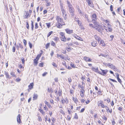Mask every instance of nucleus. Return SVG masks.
Wrapping results in <instances>:
<instances>
[{"mask_svg":"<svg viewBox=\"0 0 125 125\" xmlns=\"http://www.w3.org/2000/svg\"><path fill=\"white\" fill-rule=\"evenodd\" d=\"M98 106H101L102 108H105V106L102 101L101 100L100 102H98Z\"/></svg>","mask_w":125,"mask_h":125,"instance_id":"nucleus-11","label":"nucleus"},{"mask_svg":"<svg viewBox=\"0 0 125 125\" xmlns=\"http://www.w3.org/2000/svg\"><path fill=\"white\" fill-rule=\"evenodd\" d=\"M80 101L81 103L83 104L85 103V100L83 99H81L80 100Z\"/></svg>","mask_w":125,"mask_h":125,"instance_id":"nucleus-54","label":"nucleus"},{"mask_svg":"<svg viewBox=\"0 0 125 125\" xmlns=\"http://www.w3.org/2000/svg\"><path fill=\"white\" fill-rule=\"evenodd\" d=\"M66 33L67 34H70L73 33V30H70L69 28H67L65 29Z\"/></svg>","mask_w":125,"mask_h":125,"instance_id":"nucleus-14","label":"nucleus"},{"mask_svg":"<svg viewBox=\"0 0 125 125\" xmlns=\"http://www.w3.org/2000/svg\"><path fill=\"white\" fill-rule=\"evenodd\" d=\"M74 37L76 39H77L79 41H83V40L82 38H81L80 37H79L78 36H74Z\"/></svg>","mask_w":125,"mask_h":125,"instance_id":"nucleus-28","label":"nucleus"},{"mask_svg":"<svg viewBox=\"0 0 125 125\" xmlns=\"http://www.w3.org/2000/svg\"><path fill=\"white\" fill-rule=\"evenodd\" d=\"M74 44L76 45H80L81 44L80 43H79L77 41H74L73 42Z\"/></svg>","mask_w":125,"mask_h":125,"instance_id":"nucleus-39","label":"nucleus"},{"mask_svg":"<svg viewBox=\"0 0 125 125\" xmlns=\"http://www.w3.org/2000/svg\"><path fill=\"white\" fill-rule=\"evenodd\" d=\"M40 51L41 53L37 55L36 58L33 60L34 65L35 66L37 65L38 63V61L43 53V51L42 50H41Z\"/></svg>","mask_w":125,"mask_h":125,"instance_id":"nucleus-5","label":"nucleus"},{"mask_svg":"<svg viewBox=\"0 0 125 125\" xmlns=\"http://www.w3.org/2000/svg\"><path fill=\"white\" fill-rule=\"evenodd\" d=\"M52 65L54 67H57V65L54 62H53L52 63Z\"/></svg>","mask_w":125,"mask_h":125,"instance_id":"nucleus-63","label":"nucleus"},{"mask_svg":"<svg viewBox=\"0 0 125 125\" xmlns=\"http://www.w3.org/2000/svg\"><path fill=\"white\" fill-rule=\"evenodd\" d=\"M101 70L102 71V72L99 71L98 73L101 75L103 76L105 75L108 72V71L107 69L103 70L101 69Z\"/></svg>","mask_w":125,"mask_h":125,"instance_id":"nucleus-8","label":"nucleus"},{"mask_svg":"<svg viewBox=\"0 0 125 125\" xmlns=\"http://www.w3.org/2000/svg\"><path fill=\"white\" fill-rule=\"evenodd\" d=\"M50 45V43H47L45 46V48L47 49L49 47Z\"/></svg>","mask_w":125,"mask_h":125,"instance_id":"nucleus-55","label":"nucleus"},{"mask_svg":"<svg viewBox=\"0 0 125 125\" xmlns=\"http://www.w3.org/2000/svg\"><path fill=\"white\" fill-rule=\"evenodd\" d=\"M83 59L86 62H90L92 61V59L88 57L85 56L83 58Z\"/></svg>","mask_w":125,"mask_h":125,"instance_id":"nucleus-19","label":"nucleus"},{"mask_svg":"<svg viewBox=\"0 0 125 125\" xmlns=\"http://www.w3.org/2000/svg\"><path fill=\"white\" fill-rule=\"evenodd\" d=\"M74 118L76 119H78V115L77 113H75V114Z\"/></svg>","mask_w":125,"mask_h":125,"instance_id":"nucleus-46","label":"nucleus"},{"mask_svg":"<svg viewBox=\"0 0 125 125\" xmlns=\"http://www.w3.org/2000/svg\"><path fill=\"white\" fill-rule=\"evenodd\" d=\"M94 25H95V29L98 32L102 33L104 31V27L101 25L99 24L97 21L94 22Z\"/></svg>","mask_w":125,"mask_h":125,"instance_id":"nucleus-3","label":"nucleus"},{"mask_svg":"<svg viewBox=\"0 0 125 125\" xmlns=\"http://www.w3.org/2000/svg\"><path fill=\"white\" fill-rule=\"evenodd\" d=\"M91 69L92 70L95 72H98V67H97L96 68H95V67H93L91 68Z\"/></svg>","mask_w":125,"mask_h":125,"instance_id":"nucleus-29","label":"nucleus"},{"mask_svg":"<svg viewBox=\"0 0 125 125\" xmlns=\"http://www.w3.org/2000/svg\"><path fill=\"white\" fill-rule=\"evenodd\" d=\"M19 47L17 46V49L18 50H19V48L20 47L21 49H22L23 48V46L22 45L21 43H19Z\"/></svg>","mask_w":125,"mask_h":125,"instance_id":"nucleus-37","label":"nucleus"},{"mask_svg":"<svg viewBox=\"0 0 125 125\" xmlns=\"http://www.w3.org/2000/svg\"><path fill=\"white\" fill-rule=\"evenodd\" d=\"M92 21L94 24V25H93V24L90 23L89 24V26L93 28H94L95 29L96 27L95 25H94V22L97 21H96L94 19L92 20Z\"/></svg>","mask_w":125,"mask_h":125,"instance_id":"nucleus-16","label":"nucleus"},{"mask_svg":"<svg viewBox=\"0 0 125 125\" xmlns=\"http://www.w3.org/2000/svg\"><path fill=\"white\" fill-rule=\"evenodd\" d=\"M79 89L80 90L79 92L80 96L82 98L83 97L85 93V90H84V86H83L79 84L78 85Z\"/></svg>","mask_w":125,"mask_h":125,"instance_id":"nucleus-4","label":"nucleus"},{"mask_svg":"<svg viewBox=\"0 0 125 125\" xmlns=\"http://www.w3.org/2000/svg\"><path fill=\"white\" fill-rule=\"evenodd\" d=\"M105 108H106V111L107 113L109 112L111 114L112 112V109H109V108L106 105L105 106Z\"/></svg>","mask_w":125,"mask_h":125,"instance_id":"nucleus-18","label":"nucleus"},{"mask_svg":"<svg viewBox=\"0 0 125 125\" xmlns=\"http://www.w3.org/2000/svg\"><path fill=\"white\" fill-rule=\"evenodd\" d=\"M31 30L32 31H33V28H34V25L33 24V21H31Z\"/></svg>","mask_w":125,"mask_h":125,"instance_id":"nucleus-51","label":"nucleus"},{"mask_svg":"<svg viewBox=\"0 0 125 125\" xmlns=\"http://www.w3.org/2000/svg\"><path fill=\"white\" fill-rule=\"evenodd\" d=\"M110 99L109 98H107L106 99V101L108 103H109L110 102Z\"/></svg>","mask_w":125,"mask_h":125,"instance_id":"nucleus-64","label":"nucleus"},{"mask_svg":"<svg viewBox=\"0 0 125 125\" xmlns=\"http://www.w3.org/2000/svg\"><path fill=\"white\" fill-rule=\"evenodd\" d=\"M59 34L60 35L61 40L62 41L64 42H65L66 41L68 42L71 40V39L70 38H66L64 32H59Z\"/></svg>","mask_w":125,"mask_h":125,"instance_id":"nucleus-2","label":"nucleus"},{"mask_svg":"<svg viewBox=\"0 0 125 125\" xmlns=\"http://www.w3.org/2000/svg\"><path fill=\"white\" fill-rule=\"evenodd\" d=\"M31 14H29L27 12H26V14L24 16V17L25 18H27L28 17H30Z\"/></svg>","mask_w":125,"mask_h":125,"instance_id":"nucleus-38","label":"nucleus"},{"mask_svg":"<svg viewBox=\"0 0 125 125\" xmlns=\"http://www.w3.org/2000/svg\"><path fill=\"white\" fill-rule=\"evenodd\" d=\"M56 20L57 22L56 23V26L58 28H61L62 26L65 25L63 19L59 16H57L56 17Z\"/></svg>","mask_w":125,"mask_h":125,"instance_id":"nucleus-1","label":"nucleus"},{"mask_svg":"<svg viewBox=\"0 0 125 125\" xmlns=\"http://www.w3.org/2000/svg\"><path fill=\"white\" fill-rule=\"evenodd\" d=\"M47 90L48 92L52 94V92H53L52 89L51 88L49 87L48 88Z\"/></svg>","mask_w":125,"mask_h":125,"instance_id":"nucleus-32","label":"nucleus"},{"mask_svg":"<svg viewBox=\"0 0 125 125\" xmlns=\"http://www.w3.org/2000/svg\"><path fill=\"white\" fill-rule=\"evenodd\" d=\"M74 90L72 89H70V94H73L74 92Z\"/></svg>","mask_w":125,"mask_h":125,"instance_id":"nucleus-50","label":"nucleus"},{"mask_svg":"<svg viewBox=\"0 0 125 125\" xmlns=\"http://www.w3.org/2000/svg\"><path fill=\"white\" fill-rule=\"evenodd\" d=\"M97 94L99 95H102V91L100 89H99V90L97 92Z\"/></svg>","mask_w":125,"mask_h":125,"instance_id":"nucleus-43","label":"nucleus"},{"mask_svg":"<svg viewBox=\"0 0 125 125\" xmlns=\"http://www.w3.org/2000/svg\"><path fill=\"white\" fill-rule=\"evenodd\" d=\"M66 50L68 52H70L72 50V48L70 47H67L66 48Z\"/></svg>","mask_w":125,"mask_h":125,"instance_id":"nucleus-48","label":"nucleus"},{"mask_svg":"<svg viewBox=\"0 0 125 125\" xmlns=\"http://www.w3.org/2000/svg\"><path fill=\"white\" fill-rule=\"evenodd\" d=\"M33 86L34 83H31L28 86L29 88L28 90H31L33 89Z\"/></svg>","mask_w":125,"mask_h":125,"instance_id":"nucleus-21","label":"nucleus"},{"mask_svg":"<svg viewBox=\"0 0 125 125\" xmlns=\"http://www.w3.org/2000/svg\"><path fill=\"white\" fill-rule=\"evenodd\" d=\"M71 117L70 116L68 115L67 116V119L68 121H70L71 120Z\"/></svg>","mask_w":125,"mask_h":125,"instance_id":"nucleus-60","label":"nucleus"},{"mask_svg":"<svg viewBox=\"0 0 125 125\" xmlns=\"http://www.w3.org/2000/svg\"><path fill=\"white\" fill-rule=\"evenodd\" d=\"M39 110L42 115H44L45 114V113L43 110L42 109V107H39Z\"/></svg>","mask_w":125,"mask_h":125,"instance_id":"nucleus-26","label":"nucleus"},{"mask_svg":"<svg viewBox=\"0 0 125 125\" xmlns=\"http://www.w3.org/2000/svg\"><path fill=\"white\" fill-rule=\"evenodd\" d=\"M46 24L48 28H50L51 26V23L50 22L46 23Z\"/></svg>","mask_w":125,"mask_h":125,"instance_id":"nucleus-41","label":"nucleus"},{"mask_svg":"<svg viewBox=\"0 0 125 125\" xmlns=\"http://www.w3.org/2000/svg\"><path fill=\"white\" fill-rule=\"evenodd\" d=\"M105 65L106 66H108L109 67L111 68L112 69H116V67L113 64H111L110 63H105Z\"/></svg>","mask_w":125,"mask_h":125,"instance_id":"nucleus-10","label":"nucleus"},{"mask_svg":"<svg viewBox=\"0 0 125 125\" xmlns=\"http://www.w3.org/2000/svg\"><path fill=\"white\" fill-rule=\"evenodd\" d=\"M70 65L71 67L69 66L67 67V68L69 70H70L72 69V68H75L76 67L75 65H74L72 62H71L70 64Z\"/></svg>","mask_w":125,"mask_h":125,"instance_id":"nucleus-17","label":"nucleus"},{"mask_svg":"<svg viewBox=\"0 0 125 125\" xmlns=\"http://www.w3.org/2000/svg\"><path fill=\"white\" fill-rule=\"evenodd\" d=\"M38 25L37 22H35V29H37L38 28Z\"/></svg>","mask_w":125,"mask_h":125,"instance_id":"nucleus-44","label":"nucleus"},{"mask_svg":"<svg viewBox=\"0 0 125 125\" xmlns=\"http://www.w3.org/2000/svg\"><path fill=\"white\" fill-rule=\"evenodd\" d=\"M92 18L94 19H95L97 18V16L95 13L93 14L92 16Z\"/></svg>","mask_w":125,"mask_h":125,"instance_id":"nucleus-40","label":"nucleus"},{"mask_svg":"<svg viewBox=\"0 0 125 125\" xmlns=\"http://www.w3.org/2000/svg\"><path fill=\"white\" fill-rule=\"evenodd\" d=\"M73 100L75 104H77L78 102V100L76 97H73Z\"/></svg>","mask_w":125,"mask_h":125,"instance_id":"nucleus-25","label":"nucleus"},{"mask_svg":"<svg viewBox=\"0 0 125 125\" xmlns=\"http://www.w3.org/2000/svg\"><path fill=\"white\" fill-rule=\"evenodd\" d=\"M53 40L56 42H58L59 41V39L58 37H54V38L53 39Z\"/></svg>","mask_w":125,"mask_h":125,"instance_id":"nucleus-31","label":"nucleus"},{"mask_svg":"<svg viewBox=\"0 0 125 125\" xmlns=\"http://www.w3.org/2000/svg\"><path fill=\"white\" fill-rule=\"evenodd\" d=\"M92 45L94 47H95L97 44V42L95 41H93L91 43Z\"/></svg>","mask_w":125,"mask_h":125,"instance_id":"nucleus-24","label":"nucleus"},{"mask_svg":"<svg viewBox=\"0 0 125 125\" xmlns=\"http://www.w3.org/2000/svg\"><path fill=\"white\" fill-rule=\"evenodd\" d=\"M61 9L64 19L65 20H66L67 19L66 17L67 14L65 10L63 8V6L62 5L61 6Z\"/></svg>","mask_w":125,"mask_h":125,"instance_id":"nucleus-6","label":"nucleus"},{"mask_svg":"<svg viewBox=\"0 0 125 125\" xmlns=\"http://www.w3.org/2000/svg\"><path fill=\"white\" fill-rule=\"evenodd\" d=\"M69 11L70 13L72 15H73L74 13V8L72 6L69 7Z\"/></svg>","mask_w":125,"mask_h":125,"instance_id":"nucleus-15","label":"nucleus"},{"mask_svg":"<svg viewBox=\"0 0 125 125\" xmlns=\"http://www.w3.org/2000/svg\"><path fill=\"white\" fill-rule=\"evenodd\" d=\"M45 1L46 3L45 5L47 6H49L51 5V3L50 2H48V0H46Z\"/></svg>","mask_w":125,"mask_h":125,"instance_id":"nucleus-35","label":"nucleus"},{"mask_svg":"<svg viewBox=\"0 0 125 125\" xmlns=\"http://www.w3.org/2000/svg\"><path fill=\"white\" fill-rule=\"evenodd\" d=\"M61 102L62 104H64V103L67 104L68 102V101L67 97L65 98L64 99L62 98L61 100Z\"/></svg>","mask_w":125,"mask_h":125,"instance_id":"nucleus-12","label":"nucleus"},{"mask_svg":"<svg viewBox=\"0 0 125 125\" xmlns=\"http://www.w3.org/2000/svg\"><path fill=\"white\" fill-rule=\"evenodd\" d=\"M53 33V31H51L49 32L47 34V38L49 37Z\"/></svg>","mask_w":125,"mask_h":125,"instance_id":"nucleus-42","label":"nucleus"},{"mask_svg":"<svg viewBox=\"0 0 125 125\" xmlns=\"http://www.w3.org/2000/svg\"><path fill=\"white\" fill-rule=\"evenodd\" d=\"M66 56L65 57H64L63 56L61 55H59L58 54H57V56L58 58L59 57L61 58L62 59H64L65 60H69L70 58L68 57V56L67 55H66Z\"/></svg>","mask_w":125,"mask_h":125,"instance_id":"nucleus-9","label":"nucleus"},{"mask_svg":"<svg viewBox=\"0 0 125 125\" xmlns=\"http://www.w3.org/2000/svg\"><path fill=\"white\" fill-rule=\"evenodd\" d=\"M100 42V45L101 46L103 47H104L105 46L106 44L103 40H101Z\"/></svg>","mask_w":125,"mask_h":125,"instance_id":"nucleus-23","label":"nucleus"},{"mask_svg":"<svg viewBox=\"0 0 125 125\" xmlns=\"http://www.w3.org/2000/svg\"><path fill=\"white\" fill-rule=\"evenodd\" d=\"M94 37L95 40H97L98 42H100V41L101 40V38L97 35H95Z\"/></svg>","mask_w":125,"mask_h":125,"instance_id":"nucleus-22","label":"nucleus"},{"mask_svg":"<svg viewBox=\"0 0 125 125\" xmlns=\"http://www.w3.org/2000/svg\"><path fill=\"white\" fill-rule=\"evenodd\" d=\"M115 22L116 23V24H117V23H118L119 26H121L120 23L118 19L116 20Z\"/></svg>","mask_w":125,"mask_h":125,"instance_id":"nucleus-49","label":"nucleus"},{"mask_svg":"<svg viewBox=\"0 0 125 125\" xmlns=\"http://www.w3.org/2000/svg\"><path fill=\"white\" fill-rule=\"evenodd\" d=\"M23 42L24 44V45L25 46H26L27 44L26 41L25 39H23Z\"/></svg>","mask_w":125,"mask_h":125,"instance_id":"nucleus-47","label":"nucleus"},{"mask_svg":"<svg viewBox=\"0 0 125 125\" xmlns=\"http://www.w3.org/2000/svg\"><path fill=\"white\" fill-rule=\"evenodd\" d=\"M21 115L20 114L18 115L17 116V122L19 124H20L21 123Z\"/></svg>","mask_w":125,"mask_h":125,"instance_id":"nucleus-20","label":"nucleus"},{"mask_svg":"<svg viewBox=\"0 0 125 125\" xmlns=\"http://www.w3.org/2000/svg\"><path fill=\"white\" fill-rule=\"evenodd\" d=\"M43 64H44V63L43 62H41L39 63V67H43Z\"/></svg>","mask_w":125,"mask_h":125,"instance_id":"nucleus-52","label":"nucleus"},{"mask_svg":"<svg viewBox=\"0 0 125 125\" xmlns=\"http://www.w3.org/2000/svg\"><path fill=\"white\" fill-rule=\"evenodd\" d=\"M67 2L68 5V7L72 6V5L71 4V3H70V2L68 0H67Z\"/></svg>","mask_w":125,"mask_h":125,"instance_id":"nucleus-53","label":"nucleus"},{"mask_svg":"<svg viewBox=\"0 0 125 125\" xmlns=\"http://www.w3.org/2000/svg\"><path fill=\"white\" fill-rule=\"evenodd\" d=\"M4 73L6 75L7 78H10V75L8 72L5 71Z\"/></svg>","mask_w":125,"mask_h":125,"instance_id":"nucleus-30","label":"nucleus"},{"mask_svg":"<svg viewBox=\"0 0 125 125\" xmlns=\"http://www.w3.org/2000/svg\"><path fill=\"white\" fill-rule=\"evenodd\" d=\"M117 109L119 111H121L122 110L123 108L121 107H119L117 108Z\"/></svg>","mask_w":125,"mask_h":125,"instance_id":"nucleus-61","label":"nucleus"},{"mask_svg":"<svg viewBox=\"0 0 125 125\" xmlns=\"http://www.w3.org/2000/svg\"><path fill=\"white\" fill-rule=\"evenodd\" d=\"M26 28L27 29H29V26L28 22H26Z\"/></svg>","mask_w":125,"mask_h":125,"instance_id":"nucleus-59","label":"nucleus"},{"mask_svg":"<svg viewBox=\"0 0 125 125\" xmlns=\"http://www.w3.org/2000/svg\"><path fill=\"white\" fill-rule=\"evenodd\" d=\"M21 59L22 61V63L24 65L25 62V59L23 58H21Z\"/></svg>","mask_w":125,"mask_h":125,"instance_id":"nucleus-62","label":"nucleus"},{"mask_svg":"<svg viewBox=\"0 0 125 125\" xmlns=\"http://www.w3.org/2000/svg\"><path fill=\"white\" fill-rule=\"evenodd\" d=\"M119 123L121 125H123V121H122L121 119H120L118 121Z\"/></svg>","mask_w":125,"mask_h":125,"instance_id":"nucleus-56","label":"nucleus"},{"mask_svg":"<svg viewBox=\"0 0 125 125\" xmlns=\"http://www.w3.org/2000/svg\"><path fill=\"white\" fill-rule=\"evenodd\" d=\"M103 21L105 23L107 24L108 26L110 25V22L108 20H104Z\"/></svg>","mask_w":125,"mask_h":125,"instance_id":"nucleus-34","label":"nucleus"},{"mask_svg":"<svg viewBox=\"0 0 125 125\" xmlns=\"http://www.w3.org/2000/svg\"><path fill=\"white\" fill-rule=\"evenodd\" d=\"M104 27L105 30L107 32H112L113 31V29L112 28L111 26V25H110V26H108L107 27L104 25Z\"/></svg>","mask_w":125,"mask_h":125,"instance_id":"nucleus-7","label":"nucleus"},{"mask_svg":"<svg viewBox=\"0 0 125 125\" xmlns=\"http://www.w3.org/2000/svg\"><path fill=\"white\" fill-rule=\"evenodd\" d=\"M38 121H39L40 122H42V118L41 117V116L39 115H38Z\"/></svg>","mask_w":125,"mask_h":125,"instance_id":"nucleus-45","label":"nucleus"},{"mask_svg":"<svg viewBox=\"0 0 125 125\" xmlns=\"http://www.w3.org/2000/svg\"><path fill=\"white\" fill-rule=\"evenodd\" d=\"M58 94L60 96L62 95V91L61 90L59 91L58 92Z\"/></svg>","mask_w":125,"mask_h":125,"instance_id":"nucleus-58","label":"nucleus"},{"mask_svg":"<svg viewBox=\"0 0 125 125\" xmlns=\"http://www.w3.org/2000/svg\"><path fill=\"white\" fill-rule=\"evenodd\" d=\"M28 44H29V45L30 46V48H31L32 47V44L30 42H28Z\"/></svg>","mask_w":125,"mask_h":125,"instance_id":"nucleus-57","label":"nucleus"},{"mask_svg":"<svg viewBox=\"0 0 125 125\" xmlns=\"http://www.w3.org/2000/svg\"><path fill=\"white\" fill-rule=\"evenodd\" d=\"M33 100H36L38 98V95L37 94H34L33 95Z\"/></svg>","mask_w":125,"mask_h":125,"instance_id":"nucleus-33","label":"nucleus"},{"mask_svg":"<svg viewBox=\"0 0 125 125\" xmlns=\"http://www.w3.org/2000/svg\"><path fill=\"white\" fill-rule=\"evenodd\" d=\"M44 103L45 104L47 105L49 108H51L52 107L50 104L47 101L45 100L44 101Z\"/></svg>","mask_w":125,"mask_h":125,"instance_id":"nucleus-27","label":"nucleus"},{"mask_svg":"<svg viewBox=\"0 0 125 125\" xmlns=\"http://www.w3.org/2000/svg\"><path fill=\"white\" fill-rule=\"evenodd\" d=\"M86 2L88 3V5L92 7H94V5L92 1L91 0H86Z\"/></svg>","mask_w":125,"mask_h":125,"instance_id":"nucleus-13","label":"nucleus"},{"mask_svg":"<svg viewBox=\"0 0 125 125\" xmlns=\"http://www.w3.org/2000/svg\"><path fill=\"white\" fill-rule=\"evenodd\" d=\"M10 74L12 77L16 78L17 77L16 76L15 74V72H12L10 73Z\"/></svg>","mask_w":125,"mask_h":125,"instance_id":"nucleus-36","label":"nucleus"}]
</instances>
